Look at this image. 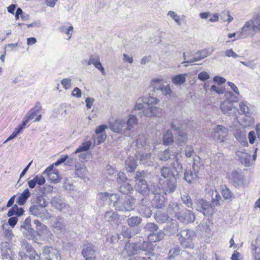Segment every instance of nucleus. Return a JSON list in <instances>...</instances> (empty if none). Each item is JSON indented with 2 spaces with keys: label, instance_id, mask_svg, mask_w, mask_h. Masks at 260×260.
Returning <instances> with one entry per match:
<instances>
[{
  "label": "nucleus",
  "instance_id": "obj_25",
  "mask_svg": "<svg viewBox=\"0 0 260 260\" xmlns=\"http://www.w3.org/2000/svg\"><path fill=\"white\" fill-rule=\"evenodd\" d=\"M45 183V179L42 175H37L32 179L28 181V185L29 188H34L36 184L42 185Z\"/></svg>",
  "mask_w": 260,
  "mask_h": 260
},
{
  "label": "nucleus",
  "instance_id": "obj_45",
  "mask_svg": "<svg viewBox=\"0 0 260 260\" xmlns=\"http://www.w3.org/2000/svg\"><path fill=\"white\" fill-rule=\"evenodd\" d=\"M221 190L222 196L225 200L231 199L233 198V193L226 186H222Z\"/></svg>",
  "mask_w": 260,
  "mask_h": 260
},
{
  "label": "nucleus",
  "instance_id": "obj_12",
  "mask_svg": "<svg viewBox=\"0 0 260 260\" xmlns=\"http://www.w3.org/2000/svg\"><path fill=\"white\" fill-rule=\"evenodd\" d=\"M176 218L180 222L187 224L193 222L195 220L196 216L191 211L185 210L177 213Z\"/></svg>",
  "mask_w": 260,
  "mask_h": 260
},
{
  "label": "nucleus",
  "instance_id": "obj_19",
  "mask_svg": "<svg viewBox=\"0 0 260 260\" xmlns=\"http://www.w3.org/2000/svg\"><path fill=\"white\" fill-rule=\"evenodd\" d=\"M88 64H93L96 69L101 72L103 75H105V69L100 62V58L99 55H91L89 57Z\"/></svg>",
  "mask_w": 260,
  "mask_h": 260
},
{
  "label": "nucleus",
  "instance_id": "obj_46",
  "mask_svg": "<svg viewBox=\"0 0 260 260\" xmlns=\"http://www.w3.org/2000/svg\"><path fill=\"white\" fill-rule=\"evenodd\" d=\"M139 213L144 216L148 218L152 215V212L150 209L146 205H143L139 209Z\"/></svg>",
  "mask_w": 260,
  "mask_h": 260
},
{
  "label": "nucleus",
  "instance_id": "obj_38",
  "mask_svg": "<svg viewBox=\"0 0 260 260\" xmlns=\"http://www.w3.org/2000/svg\"><path fill=\"white\" fill-rule=\"evenodd\" d=\"M174 141L172 133L168 130L163 135V144L165 145L172 144Z\"/></svg>",
  "mask_w": 260,
  "mask_h": 260
},
{
  "label": "nucleus",
  "instance_id": "obj_18",
  "mask_svg": "<svg viewBox=\"0 0 260 260\" xmlns=\"http://www.w3.org/2000/svg\"><path fill=\"white\" fill-rule=\"evenodd\" d=\"M139 250V246H138L136 244L127 243L122 251V254L124 256H129L137 253Z\"/></svg>",
  "mask_w": 260,
  "mask_h": 260
},
{
  "label": "nucleus",
  "instance_id": "obj_52",
  "mask_svg": "<svg viewBox=\"0 0 260 260\" xmlns=\"http://www.w3.org/2000/svg\"><path fill=\"white\" fill-rule=\"evenodd\" d=\"M152 242H144L141 246V249L147 251L149 253H151L153 251Z\"/></svg>",
  "mask_w": 260,
  "mask_h": 260
},
{
  "label": "nucleus",
  "instance_id": "obj_23",
  "mask_svg": "<svg viewBox=\"0 0 260 260\" xmlns=\"http://www.w3.org/2000/svg\"><path fill=\"white\" fill-rule=\"evenodd\" d=\"M105 220L111 224H117L119 221V215L116 212L113 210H109L105 214Z\"/></svg>",
  "mask_w": 260,
  "mask_h": 260
},
{
  "label": "nucleus",
  "instance_id": "obj_42",
  "mask_svg": "<svg viewBox=\"0 0 260 260\" xmlns=\"http://www.w3.org/2000/svg\"><path fill=\"white\" fill-rule=\"evenodd\" d=\"M142 221V219L138 216H133L127 219V223L131 227L138 226Z\"/></svg>",
  "mask_w": 260,
  "mask_h": 260
},
{
  "label": "nucleus",
  "instance_id": "obj_34",
  "mask_svg": "<svg viewBox=\"0 0 260 260\" xmlns=\"http://www.w3.org/2000/svg\"><path fill=\"white\" fill-rule=\"evenodd\" d=\"M187 140L186 133L180 131L176 136V142L179 145H183L186 143Z\"/></svg>",
  "mask_w": 260,
  "mask_h": 260
},
{
  "label": "nucleus",
  "instance_id": "obj_53",
  "mask_svg": "<svg viewBox=\"0 0 260 260\" xmlns=\"http://www.w3.org/2000/svg\"><path fill=\"white\" fill-rule=\"evenodd\" d=\"M145 229L146 231L150 232V234H154L157 231L158 226L154 223L149 222L145 226Z\"/></svg>",
  "mask_w": 260,
  "mask_h": 260
},
{
  "label": "nucleus",
  "instance_id": "obj_17",
  "mask_svg": "<svg viewBox=\"0 0 260 260\" xmlns=\"http://www.w3.org/2000/svg\"><path fill=\"white\" fill-rule=\"evenodd\" d=\"M199 172V166L194 162L192 166V170L186 171L184 173V180L191 183L198 178Z\"/></svg>",
  "mask_w": 260,
  "mask_h": 260
},
{
  "label": "nucleus",
  "instance_id": "obj_35",
  "mask_svg": "<svg viewBox=\"0 0 260 260\" xmlns=\"http://www.w3.org/2000/svg\"><path fill=\"white\" fill-rule=\"evenodd\" d=\"M23 213L24 210L22 208H19L17 205H15L9 210L7 215L9 217H11L14 215L21 216L23 214Z\"/></svg>",
  "mask_w": 260,
  "mask_h": 260
},
{
  "label": "nucleus",
  "instance_id": "obj_63",
  "mask_svg": "<svg viewBox=\"0 0 260 260\" xmlns=\"http://www.w3.org/2000/svg\"><path fill=\"white\" fill-rule=\"evenodd\" d=\"M41 209L39 208V207L36 205H34L30 206L29 208V211L31 215H34L38 217L39 216V213L40 212Z\"/></svg>",
  "mask_w": 260,
  "mask_h": 260
},
{
  "label": "nucleus",
  "instance_id": "obj_8",
  "mask_svg": "<svg viewBox=\"0 0 260 260\" xmlns=\"http://www.w3.org/2000/svg\"><path fill=\"white\" fill-rule=\"evenodd\" d=\"M117 182L119 190L121 193L128 194L133 190L132 185L129 183L128 179L123 172H120L118 174Z\"/></svg>",
  "mask_w": 260,
  "mask_h": 260
},
{
  "label": "nucleus",
  "instance_id": "obj_2",
  "mask_svg": "<svg viewBox=\"0 0 260 260\" xmlns=\"http://www.w3.org/2000/svg\"><path fill=\"white\" fill-rule=\"evenodd\" d=\"M259 23L257 21V17L253 18L249 21H246L243 26L238 33V38H235L232 41L237 40L246 38L251 35H253L258 31L257 25Z\"/></svg>",
  "mask_w": 260,
  "mask_h": 260
},
{
  "label": "nucleus",
  "instance_id": "obj_62",
  "mask_svg": "<svg viewBox=\"0 0 260 260\" xmlns=\"http://www.w3.org/2000/svg\"><path fill=\"white\" fill-rule=\"evenodd\" d=\"M63 187L65 189L69 190H73L74 186L72 182V180L70 179L67 178L64 180Z\"/></svg>",
  "mask_w": 260,
  "mask_h": 260
},
{
  "label": "nucleus",
  "instance_id": "obj_61",
  "mask_svg": "<svg viewBox=\"0 0 260 260\" xmlns=\"http://www.w3.org/2000/svg\"><path fill=\"white\" fill-rule=\"evenodd\" d=\"M211 198L213 203L217 205L218 201L221 199L219 193L216 190H214L212 192Z\"/></svg>",
  "mask_w": 260,
  "mask_h": 260
},
{
  "label": "nucleus",
  "instance_id": "obj_27",
  "mask_svg": "<svg viewBox=\"0 0 260 260\" xmlns=\"http://www.w3.org/2000/svg\"><path fill=\"white\" fill-rule=\"evenodd\" d=\"M172 168L174 171H171L168 167H163L161 170V176L165 178H170L171 177L175 178L176 176H178L181 171H177L176 169H174L173 167Z\"/></svg>",
  "mask_w": 260,
  "mask_h": 260
},
{
  "label": "nucleus",
  "instance_id": "obj_20",
  "mask_svg": "<svg viewBox=\"0 0 260 260\" xmlns=\"http://www.w3.org/2000/svg\"><path fill=\"white\" fill-rule=\"evenodd\" d=\"M52 228L54 232L61 233L64 231L66 225L63 218L61 216H57L52 224Z\"/></svg>",
  "mask_w": 260,
  "mask_h": 260
},
{
  "label": "nucleus",
  "instance_id": "obj_50",
  "mask_svg": "<svg viewBox=\"0 0 260 260\" xmlns=\"http://www.w3.org/2000/svg\"><path fill=\"white\" fill-rule=\"evenodd\" d=\"M181 200L183 203L184 204H185L188 207L193 208V207H192L193 204L192 200L190 196L188 194L185 193L184 194H182Z\"/></svg>",
  "mask_w": 260,
  "mask_h": 260
},
{
  "label": "nucleus",
  "instance_id": "obj_10",
  "mask_svg": "<svg viewBox=\"0 0 260 260\" xmlns=\"http://www.w3.org/2000/svg\"><path fill=\"white\" fill-rule=\"evenodd\" d=\"M228 129L224 126L218 125L212 133L211 138L218 143H223L226 140Z\"/></svg>",
  "mask_w": 260,
  "mask_h": 260
},
{
  "label": "nucleus",
  "instance_id": "obj_4",
  "mask_svg": "<svg viewBox=\"0 0 260 260\" xmlns=\"http://www.w3.org/2000/svg\"><path fill=\"white\" fill-rule=\"evenodd\" d=\"M21 246L23 249L27 251L29 255H26L22 251H20L18 253L20 260H40V255L36 253L32 246L25 240L21 241Z\"/></svg>",
  "mask_w": 260,
  "mask_h": 260
},
{
  "label": "nucleus",
  "instance_id": "obj_54",
  "mask_svg": "<svg viewBox=\"0 0 260 260\" xmlns=\"http://www.w3.org/2000/svg\"><path fill=\"white\" fill-rule=\"evenodd\" d=\"M145 104H146V102L145 101V98L141 97L138 99L135 106V110H144L145 108Z\"/></svg>",
  "mask_w": 260,
  "mask_h": 260
},
{
  "label": "nucleus",
  "instance_id": "obj_26",
  "mask_svg": "<svg viewBox=\"0 0 260 260\" xmlns=\"http://www.w3.org/2000/svg\"><path fill=\"white\" fill-rule=\"evenodd\" d=\"M135 187L137 190L142 194L147 193L149 191L148 186L144 179H140L137 182Z\"/></svg>",
  "mask_w": 260,
  "mask_h": 260
},
{
  "label": "nucleus",
  "instance_id": "obj_39",
  "mask_svg": "<svg viewBox=\"0 0 260 260\" xmlns=\"http://www.w3.org/2000/svg\"><path fill=\"white\" fill-rule=\"evenodd\" d=\"M165 236V234L163 232H159L157 233L150 234L148 235V240L153 242H155L162 240Z\"/></svg>",
  "mask_w": 260,
  "mask_h": 260
},
{
  "label": "nucleus",
  "instance_id": "obj_11",
  "mask_svg": "<svg viewBox=\"0 0 260 260\" xmlns=\"http://www.w3.org/2000/svg\"><path fill=\"white\" fill-rule=\"evenodd\" d=\"M51 203L55 208L61 212L69 213L71 211L70 206L60 197H54L51 200Z\"/></svg>",
  "mask_w": 260,
  "mask_h": 260
},
{
  "label": "nucleus",
  "instance_id": "obj_40",
  "mask_svg": "<svg viewBox=\"0 0 260 260\" xmlns=\"http://www.w3.org/2000/svg\"><path fill=\"white\" fill-rule=\"evenodd\" d=\"M180 206L181 205L177 202H170L168 206V211L170 214L175 213L176 216V214L179 212L178 211L180 209Z\"/></svg>",
  "mask_w": 260,
  "mask_h": 260
},
{
  "label": "nucleus",
  "instance_id": "obj_60",
  "mask_svg": "<svg viewBox=\"0 0 260 260\" xmlns=\"http://www.w3.org/2000/svg\"><path fill=\"white\" fill-rule=\"evenodd\" d=\"M136 144L138 147H143L147 144V139L144 135H139L136 141Z\"/></svg>",
  "mask_w": 260,
  "mask_h": 260
},
{
  "label": "nucleus",
  "instance_id": "obj_1",
  "mask_svg": "<svg viewBox=\"0 0 260 260\" xmlns=\"http://www.w3.org/2000/svg\"><path fill=\"white\" fill-rule=\"evenodd\" d=\"M110 201L118 211L125 212L134 209L135 199L133 197L128 196L123 200L120 198L119 194L113 193L110 195Z\"/></svg>",
  "mask_w": 260,
  "mask_h": 260
},
{
  "label": "nucleus",
  "instance_id": "obj_22",
  "mask_svg": "<svg viewBox=\"0 0 260 260\" xmlns=\"http://www.w3.org/2000/svg\"><path fill=\"white\" fill-rule=\"evenodd\" d=\"M209 55V52L207 49H203L198 51L194 54V57L190 60H186L182 63H193L196 61L201 60L205 58Z\"/></svg>",
  "mask_w": 260,
  "mask_h": 260
},
{
  "label": "nucleus",
  "instance_id": "obj_41",
  "mask_svg": "<svg viewBox=\"0 0 260 260\" xmlns=\"http://www.w3.org/2000/svg\"><path fill=\"white\" fill-rule=\"evenodd\" d=\"M91 145V142L90 141H86L82 143L79 147L76 150L75 153H79L82 152H85L88 150Z\"/></svg>",
  "mask_w": 260,
  "mask_h": 260
},
{
  "label": "nucleus",
  "instance_id": "obj_3",
  "mask_svg": "<svg viewBox=\"0 0 260 260\" xmlns=\"http://www.w3.org/2000/svg\"><path fill=\"white\" fill-rule=\"evenodd\" d=\"M145 101L148 107L142 111V114L144 116L151 117L157 116L161 114V109L154 106L158 104L159 100L158 99L153 96H148L145 98Z\"/></svg>",
  "mask_w": 260,
  "mask_h": 260
},
{
  "label": "nucleus",
  "instance_id": "obj_64",
  "mask_svg": "<svg viewBox=\"0 0 260 260\" xmlns=\"http://www.w3.org/2000/svg\"><path fill=\"white\" fill-rule=\"evenodd\" d=\"M168 15L170 16L174 21L178 24L180 25L181 22L180 21V16L178 15L175 12L172 11L168 12Z\"/></svg>",
  "mask_w": 260,
  "mask_h": 260
},
{
  "label": "nucleus",
  "instance_id": "obj_44",
  "mask_svg": "<svg viewBox=\"0 0 260 260\" xmlns=\"http://www.w3.org/2000/svg\"><path fill=\"white\" fill-rule=\"evenodd\" d=\"M140 161L148 166H150L153 163L151 155L148 153L143 154L141 155Z\"/></svg>",
  "mask_w": 260,
  "mask_h": 260
},
{
  "label": "nucleus",
  "instance_id": "obj_58",
  "mask_svg": "<svg viewBox=\"0 0 260 260\" xmlns=\"http://www.w3.org/2000/svg\"><path fill=\"white\" fill-rule=\"evenodd\" d=\"M160 90L161 91L162 94L168 98H170L171 96V94L172 93V90L170 87V85H168L166 86H163L162 89H160Z\"/></svg>",
  "mask_w": 260,
  "mask_h": 260
},
{
  "label": "nucleus",
  "instance_id": "obj_49",
  "mask_svg": "<svg viewBox=\"0 0 260 260\" xmlns=\"http://www.w3.org/2000/svg\"><path fill=\"white\" fill-rule=\"evenodd\" d=\"M210 221L203 220L199 224V228L201 231L209 233L210 231Z\"/></svg>",
  "mask_w": 260,
  "mask_h": 260
},
{
  "label": "nucleus",
  "instance_id": "obj_30",
  "mask_svg": "<svg viewBox=\"0 0 260 260\" xmlns=\"http://www.w3.org/2000/svg\"><path fill=\"white\" fill-rule=\"evenodd\" d=\"M187 76V75L185 74L174 76L172 78V82L175 85H182L186 82Z\"/></svg>",
  "mask_w": 260,
  "mask_h": 260
},
{
  "label": "nucleus",
  "instance_id": "obj_55",
  "mask_svg": "<svg viewBox=\"0 0 260 260\" xmlns=\"http://www.w3.org/2000/svg\"><path fill=\"white\" fill-rule=\"evenodd\" d=\"M180 248L178 246H176L171 248L169 253V258L172 259L175 258L179 254Z\"/></svg>",
  "mask_w": 260,
  "mask_h": 260
},
{
  "label": "nucleus",
  "instance_id": "obj_7",
  "mask_svg": "<svg viewBox=\"0 0 260 260\" xmlns=\"http://www.w3.org/2000/svg\"><path fill=\"white\" fill-rule=\"evenodd\" d=\"M109 128L114 133L121 134L127 136L126 132V121L124 118H117L113 121H109Z\"/></svg>",
  "mask_w": 260,
  "mask_h": 260
},
{
  "label": "nucleus",
  "instance_id": "obj_33",
  "mask_svg": "<svg viewBox=\"0 0 260 260\" xmlns=\"http://www.w3.org/2000/svg\"><path fill=\"white\" fill-rule=\"evenodd\" d=\"M173 156L174 157L173 159H175V161L172 164V166L174 169H176L177 171H181L182 169V167L181 163L179 161L178 155H181V151H175L172 152Z\"/></svg>",
  "mask_w": 260,
  "mask_h": 260
},
{
  "label": "nucleus",
  "instance_id": "obj_21",
  "mask_svg": "<svg viewBox=\"0 0 260 260\" xmlns=\"http://www.w3.org/2000/svg\"><path fill=\"white\" fill-rule=\"evenodd\" d=\"M45 176H47L50 182L57 183L59 180V176L57 172L53 171V166L48 167L43 173Z\"/></svg>",
  "mask_w": 260,
  "mask_h": 260
},
{
  "label": "nucleus",
  "instance_id": "obj_31",
  "mask_svg": "<svg viewBox=\"0 0 260 260\" xmlns=\"http://www.w3.org/2000/svg\"><path fill=\"white\" fill-rule=\"evenodd\" d=\"M36 231L38 235L40 236L47 237L51 235L49 229L44 224L40 225L39 228H37Z\"/></svg>",
  "mask_w": 260,
  "mask_h": 260
},
{
  "label": "nucleus",
  "instance_id": "obj_5",
  "mask_svg": "<svg viewBox=\"0 0 260 260\" xmlns=\"http://www.w3.org/2000/svg\"><path fill=\"white\" fill-rule=\"evenodd\" d=\"M228 178L230 182L237 188L244 187L247 184L244 175L236 170H233L228 173Z\"/></svg>",
  "mask_w": 260,
  "mask_h": 260
},
{
  "label": "nucleus",
  "instance_id": "obj_51",
  "mask_svg": "<svg viewBox=\"0 0 260 260\" xmlns=\"http://www.w3.org/2000/svg\"><path fill=\"white\" fill-rule=\"evenodd\" d=\"M235 136L240 143L244 146L248 145V142L246 140V135L244 132H241L239 136L238 133L235 134Z\"/></svg>",
  "mask_w": 260,
  "mask_h": 260
},
{
  "label": "nucleus",
  "instance_id": "obj_13",
  "mask_svg": "<svg viewBox=\"0 0 260 260\" xmlns=\"http://www.w3.org/2000/svg\"><path fill=\"white\" fill-rule=\"evenodd\" d=\"M195 204L196 206L194 207V208L196 210L203 213L204 215H208L211 214V206L209 202L203 199H199L195 201Z\"/></svg>",
  "mask_w": 260,
  "mask_h": 260
},
{
  "label": "nucleus",
  "instance_id": "obj_59",
  "mask_svg": "<svg viewBox=\"0 0 260 260\" xmlns=\"http://www.w3.org/2000/svg\"><path fill=\"white\" fill-rule=\"evenodd\" d=\"M4 238L6 239L7 241H9V242H12L14 234L11 230L5 229L4 231Z\"/></svg>",
  "mask_w": 260,
  "mask_h": 260
},
{
  "label": "nucleus",
  "instance_id": "obj_37",
  "mask_svg": "<svg viewBox=\"0 0 260 260\" xmlns=\"http://www.w3.org/2000/svg\"><path fill=\"white\" fill-rule=\"evenodd\" d=\"M30 194L29 189L28 188L25 189L18 197L17 203L20 205H24L27 199L29 197Z\"/></svg>",
  "mask_w": 260,
  "mask_h": 260
},
{
  "label": "nucleus",
  "instance_id": "obj_6",
  "mask_svg": "<svg viewBox=\"0 0 260 260\" xmlns=\"http://www.w3.org/2000/svg\"><path fill=\"white\" fill-rule=\"evenodd\" d=\"M238 101L237 97L232 100H225L220 104V109L222 112L229 116H235L238 113V109L233 105V102H236Z\"/></svg>",
  "mask_w": 260,
  "mask_h": 260
},
{
  "label": "nucleus",
  "instance_id": "obj_48",
  "mask_svg": "<svg viewBox=\"0 0 260 260\" xmlns=\"http://www.w3.org/2000/svg\"><path fill=\"white\" fill-rule=\"evenodd\" d=\"M239 106L241 111L244 114H248L250 113V109L249 107V104L247 102H240L239 103Z\"/></svg>",
  "mask_w": 260,
  "mask_h": 260
},
{
  "label": "nucleus",
  "instance_id": "obj_32",
  "mask_svg": "<svg viewBox=\"0 0 260 260\" xmlns=\"http://www.w3.org/2000/svg\"><path fill=\"white\" fill-rule=\"evenodd\" d=\"M137 164L132 157L127 158L125 161V167L128 172H133L136 168Z\"/></svg>",
  "mask_w": 260,
  "mask_h": 260
},
{
  "label": "nucleus",
  "instance_id": "obj_28",
  "mask_svg": "<svg viewBox=\"0 0 260 260\" xmlns=\"http://www.w3.org/2000/svg\"><path fill=\"white\" fill-rule=\"evenodd\" d=\"M164 79L162 77L153 78L150 82V86L156 90H159L164 86Z\"/></svg>",
  "mask_w": 260,
  "mask_h": 260
},
{
  "label": "nucleus",
  "instance_id": "obj_43",
  "mask_svg": "<svg viewBox=\"0 0 260 260\" xmlns=\"http://www.w3.org/2000/svg\"><path fill=\"white\" fill-rule=\"evenodd\" d=\"M12 242H9V241H7L4 242H2L1 245V250L2 251V256L5 258H6L8 256V253L7 250L9 249L10 244Z\"/></svg>",
  "mask_w": 260,
  "mask_h": 260
},
{
  "label": "nucleus",
  "instance_id": "obj_14",
  "mask_svg": "<svg viewBox=\"0 0 260 260\" xmlns=\"http://www.w3.org/2000/svg\"><path fill=\"white\" fill-rule=\"evenodd\" d=\"M42 110V106L40 103L37 102L35 106L31 109L26 114L23 119L22 123L25 126L28 122L33 119Z\"/></svg>",
  "mask_w": 260,
  "mask_h": 260
},
{
  "label": "nucleus",
  "instance_id": "obj_9",
  "mask_svg": "<svg viewBox=\"0 0 260 260\" xmlns=\"http://www.w3.org/2000/svg\"><path fill=\"white\" fill-rule=\"evenodd\" d=\"M179 236V240L181 245L185 247L188 248H193L194 247L192 242V238L193 233L188 229L181 231L178 235Z\"/></svg>",
  "mask_w": 260,
  "mask_h": 260
},
{
  "label": "nucleus",
  "instance_id": "obj_24",
  "mask_svg": "<svg viewBox=\"0 0 260 260\" xmlns=\"http://www.w3.org/2000/svg\"><path fill=\"white\" fill-rule=\"evenodd\" d=\"M126 121V132L127 133V136H130V131L138 123V119L134 115H130L128 119L124 118Z\"/></svg>",
  "mask_w": 260,
  "mask_h": 260
},
{
  "label": "nucleus",
  "instance_id": "obj_16",
  "mask_svg": "<svg viewBox=\"0 0 260 260\" xmlns=\"http://www.w3.org/2000/svg\"><path fill=\"white\" fill-rule=\"evenodd\" d=\"M82 254L86 260H94L96 257L95 250L93 245L91 243L84 245Z\"/></svg>",
  "mask_w": 260,
  "mask_h": 260
},
{
  "label": "nucleus",
  "instance_id": "obj_57",
  "mask_svg": "<svg viewBox=\"0 0 260 260\" xmlns=\"http://www.w3.org/2000/svg\"><path fill=\"white\" fill-rule=\"evenodd\" d=\"M36 203L42 208H45L48 205L45 198L43 196H39L37 197Z\"/></svg>",
  "mask_w": 260,
  "mask_h": 260
},
{
  "label": "nucleus",
  "instance_id": "obj_15",
  "mask_svg": "<svg viewBox=\"0 0 260 260\" xmlns=\"http://www.w3.org/2000/svg\"><path fill=\"white\" fill-rule=\"evenodd\" d=\"M43 254L47 259L60 260L61 257L58 250L52 247H45L43 249Z\"/></svg>",
  "mask_w": 260,
  "mask_h": 260
},
{
  "label": "nucleus",
  "instance_id": "obj_47",
  "mask_svg": "<svg viewBox=\"0 0 260 260\" xmlns=\"http://www.w3.org/2000/svg\"><path fill=\"white\" fill-rule=\"evenodd\" d=\"M154 218L157 222L164 223L168 219V216L166 213L158 212L154 215Z\"/></svg>",
  "mask_w": 260,
  "mask_h": 260
},
{
  "label": "nucleus",
  "instance_id": "obj_29",
  "mask_svg": "<svg viewBox=\"0 0 260 260\" xmlns=\"http://www.w3.org/2000/svg\"><path fill=\"white\" fill-rule=\"evenodd\" d=\"M75 174L77 176L81 178H84L87 175V170L86 167L83 165L75 166Z\"/></svg>",
  "mask_w": 260,
  "mask_h": 260
},
{
  "label": "nucleus",
  "instance_id": "obj_56",
  "mask_svg": "<svg viewBox=\"0 0 260 260\" xmlns=\"http://www.w3.org/2000/svg\"><path fill=\"white\" fill-rule=\"evenodd\" d=\"M38 217L43 220H48L52 218V215L46 209H41Z\"/></svg>",
  "mask_w": 260,
  "mask_h": 260
},
{
  "label": "nucleus",
  "instance_id": "obj_36",
  "mask_svg": "<svg viewBox=\"0 0 260 260\" xmlns=\"http://www.w3.org/2000/svg\"><path fill=\"white\" fill-rule=\"evenodd\" d=\"M25 127V126L23 125L21 123L20 125H19L14 131L12 134L8 138V139L4 142V143H7V142L15 138L17 135L22 133L23 129Z\"/></svg>",
  "mask_w": 260,
  "mask_h": 260
}]
</instances>
